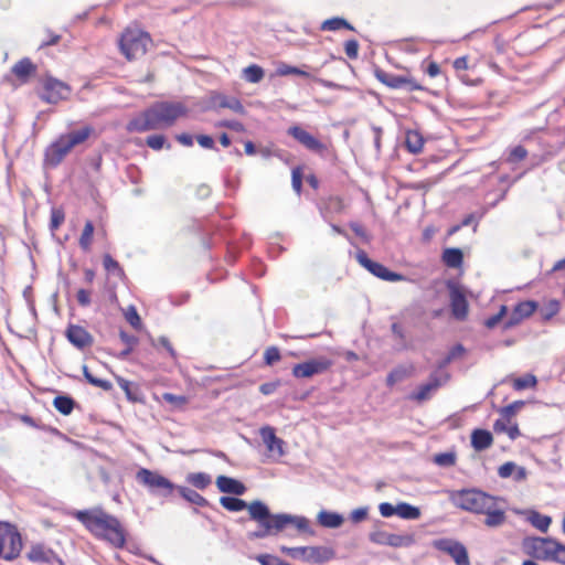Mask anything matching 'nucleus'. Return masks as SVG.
Wrapping results in <instances>:
<instances>
[{"label":"nucleus","instance_id":"f257e3e1","mask_svg":"<svg viewBox=\"0 0 565 565\" xmlns=\"http://www.w3.org/2000/svg\"><path fill=\"white\" fill-rule=\"evenodd\" d=\"M238 495H223L220 498V504L230 512H241L247 510L249 519L257 523L254 531L247 532L248 540H262L268 536H275L288 526H295L299 532L313 534L309 520L302 515H292L288 513H271L268 505L260 501L254 500L246 502Z\"/></svg>","mask_w":565,"mask_h":565},{"label":"nucleus","instance_id":"f03ea898","mask_svg":"<svg viewBox=\"0 0 565 565\" xmlns=\"http://www.w3.org/2000/svg\"><path fill=\"white\" fill-rule=\"evenodd\" d=\"M186 114V106L180 102H156L130 119L127 130L129 132H146L169 128Z\"/></svg>","mask_w":565,"mask_h":565},{"label":"nucleus","instance_id":"7ed1b4c3","mask_svg":"<svg viewBox=\"0 0 565 565\" xmlns=\"http://www.w3.org/2000/svg\"><path fill=\"white\" fill-rule=\"evenodd\" d=\"M73 515L97 539L106 541L115 548L125 546L126 531L115 515L102 508L78 510Z\"/></svg>","mask_w":565,"mask_h":565},{"label":"nucleus","instance_id":"20e7f679","mask_svg":"<svg viewBox=\"0 0 565 565\" xmlns=\"http://www.w3.org/2000/svg\"><path fill=\"white\" fill-rule=\"evenodd\" d=\"M93 132V128L86 126L79 130H74L65 135H61L45 150V163L51 167L58 166L65 156L76 146L86 141Z\"/></svg>","mask_w":565,"mask_h":565},{"label":"nucleus","instance_id":"39448f33","mask_svg":"<svg viewBox=\"0 0 565 565\" xmlns=\"http://www.w3.org/2000/svg\"><path fill=\"white\" fill-rule=\"evenodd\" d=\"M492 498L493 495L478 489L454 490L449 493V500L455 507L477 514L489 508Z\"/></svg>","mask_w":565,"mask_h":565},{"label":"nucleus","instance_id":"423d86ee","mask_svg":"<svg viewBox=\"0 0 565 565\" xmlns=\"http://www.w3.org/2000/svg\"><path fill=\"white\" fill-rule=\"evenodd\" d=\"M149 43L150 36L148 33L140 30L127 29L119 39V49L125 57L131 61L143 56Z\"/></svg>","mask_w":565,"mask_h":565},{"label":"nucleus","instance_id":"0eeeda50","mask_svg":"<svg viewBox=\"0 0 565 565\" xmlns=\"http://www.w3.org/2000/svg\"><path fill=\"white\" fill-rule=\"evenodd\" d=\"M138 483L146 487L153 495L169 497L177 489V484L157 471L140 468L136 473Z\"/></svg>","mask_w":565,"mask_h":565},{"label":"nucleus","instance_id":"6e6552de","mask_svg":"<svg viewBox=\"0 0 565 565\" xmlns=\"http://www.w3.org/2000/svg\"><path fill=\"white\" fill-rule=\"evenodd\" d=\"M22 550V539L17 530L6 522H0V557L12 561Z\"/></svg>","mask_w":565,"mask_h":565},{"label":"nucleus","instance_id":"1a4fd4ad","mask_svg":"<svg viewBox=\"0 0 565 565\" xmlns=\"http://www.w3.org/2000/svg\"><path fill=\"white\" fill-rule=\"evenodd\" d=\"M554 544H556V540L553 537L532 536L523 540L522 547L532 558L551 562L554 555Z\"/></svg>","mask_w":565,"mask_h":565},{"label":"nucleus","instance_id":"9d476101","mask_svg":"<svg viewBox=\"0 0 565 565\" xmlns=\"http://www.w3.org/2000/svg\"><path fill=\"white\" fill-rule=\"evenodd\" d=\"M367 537L376 545L394 548L411 547L416 543L414 533L394 534L380 529L371 531Z\"/></svg>","mask_w":565,"mask_h":565},{"label":"nucleus","instance_id":"9b49d317","mask_svg":"<svg viewBox=\"0 0 565 565\" xmlns=\"http://www.w3.org/2000/svg\"><path fill=\"white\" fill-rule=\"evenodd\" d=\"M449 380L450 375L430 373L428 381L418 385V387L408 395V398L417 403L426 402L430 399L440 387L446 385Z\"/></svg>","mask_w":565,"mask_h":565},{"label":"nucleus","instance_id":"f8f14e48","mask_svg":"<svg viewBox=\"0 0 565 565\" xmlns=\"http://www.w3.org/2000/svg\"><path fill=\"white\" fill-rule=\"evenodd\" d=\"M356 260L359 264L367 269L373 276L385 280V281H402L407 278L402 274L390 270L387 267L382 265L381 263L372 260L367 254L360 249L356 252Z\"/></svg>","mask_w":565,"mask_h":565},{"label":"nucleus","instance_id":"ddd939ff","mask_svg":"<svg viewBox=\"0 0 565 565\" xmlns=\"http://www.w3.org/2000/svg\"><path fill=\"white\" fill-rule=\"evenodd\" d=\"M332 364L333 362L329 358L319 356L295 364L291 374L296 379H308L327 372Z\"/></svg>","mask_w":565,"mask_h":565},{"label":"nucleus","instance_id":"4468645a","mask_svg":"<svg viewBox=\"0 0 565 565\" xmlns=\"http://www.w3.org/2000/svg\"><path fill=\"white\" fill-rule=\"evenodd\" d=\"M375 77L379 82L393 89H404L406 92L424 89L420 84L408 75H396L379 68L375 71Z\"/></svg>","mask_w":565,"mask_h":565},{"label":"nucleus","instance_id":"2eb2a0df","mask_svg":"<svg viewBox=\"0 0 565 565\" xmlns=\"http://www.w3.org/2000/svg\"><path fill=\"white\" fill-rule=\"evenodd\" d=\"M70 94L71 88L66 83L47 76L43 82V90L40 97L49 104H57L60 100L66 99Z\"/></svg>","mask_w":565,"mask_h":565},{"label":"nucleus","instance_id":"dca6fc26","mask_svg":"<svg viewBox=\"0 0 565 565\" xmlns=\"http://www.w3.org/2000/svg\"><path fill=\"white\" fill-rule=\"evenodd\" d=\"M434 547L451 556L457 565H470L465 545L452 539H439L434 541Z\"/></svg>","mask_w":565,"mask_h":565},{"label":"nucleus","instance_id":"f3484780","mask_svg":"<svg viewBox=\"0 0 565 565\" xmlns=\"http://www.w3.org/2000/svg\"><path fill=\"white\" fill-rule=\"evenodd\" d=\"M450 296V309L455 319L462 321L468 316V301L460 286L452 281L447 282Z\"/></svg>","mask_w":565,"mask_h":565},{"label":"nucleus","instance_id":"a211bd4d","mask_svg":"<svg viewBox=\"0 0 565 565\" xmlns=\"http://www.w3.org/2000/svg\"><path fill=\"white\" fill-rule=\"evenodd\" d=\"M259 436L273 459L278 460L285 456V441L276 436L274 427L269 425L260 427Z\"/></svg>","mask_w":565,"mask_h":565},{"label":"nucleus","instance_id":"6ab92c4d","mask_svg":"<svg viewBox=\"0 0 565 565\" xmlns=\"http://www.w3.org/2000/svg\"><path fill=\"white\" fill-rule=\"evenodd\" d=\"M288 135L295 138L306 149L323 154L327 151V146L318 140L313 135L301 128L300 126H291L287 130Z\"/></svg>","mask_w":565,"mask_h":565},{"label":"nucleus","instance_id":"aec40b11","mask_svg":"<svg viewBox=\"0 0 565 565\" xmlns=\"http://www.w3.org/2000/svg\"><path fill=\"white\" fill-rule=\"evenodd\" d=\"M66 339L77 349L83 350L93 344L92 334L81 326L70 324L65 331Z\"/></svg>","mask_w":565,"mask_h":565},{"label":"nucleus","instance_id":"412c9836","mask_svg":"<svg viewBox=\"0 0 565 565\" xmlns=\"http://www.w3.org/2000/svg\"><path fill=\"white\" fill-rule=\"evenodd\" d=\"M500 502H504V500L500 497H493L489 508L483 510L482 514H486L484 524L489 527H498L505 522V511L499 505Z\"/></svg>","mask_w":565,"mask_h":565},{"label":"nucleus","instance_id":"4be33fe9","mask_svg":"<svg viewBox=\"0 0 565 565\" xmlns=\"http://www.w3.org/2000/svg\"><path fill=\"white\" fill-rule=\"evenodd\" d=\"M28 558L38 564L63 565L61 558L44 545H34L28 553Z\"/></svg>","mask_w":565,"mask_h":565},{"label":"nucleus","instance_id":"5701e85b","mask_svg":"<svg viewBox=\"0 0 565 565\" xmlns=\"http://www.w3.org/2000/svg\"><path fill=\"white\" fill-rule=\"evenodd\" d=\"M216 487L221 492L231 495H243L247 491L242 481L223 475L216 478Z\"/></svg>","mask_w":565,"mask_h":565},{"label":"nucleus","instance_id":"b1692460","mask_svg":"<svg viewBox=\"0 0 565 565\" xmlns=\"http://www.w3.org/2000/svg\"><path fill=\"white\" fill-rule=\"evenodd\" d=\"M335 553L333 548L328 546H307L305 559L313 564H323L334 558Z\"/></svg>","mask_w":565,"mask_h":565},{"label":"nucleus","instance_id":"393cba45","mask_svg":"<svg viewBox=\"0 0 565 565\" xmlns=\"http://www.w3.org/2000/svg\"><path fill=\"white\" fill-rule=\"evenodd\" d=\"M211 105L213 108H228L236 114H244L245 108L241 100L236 97H228L223 94H214L211 97Z\"/></svg>","mask_w":565,"mask_h":565},{"label":"nucleus","instance_id":"a878e982","mask_svg":"<svg viewBox=\"0 0 565 565\" xmlns=\"http://www.w3.org/2000/svg\"><path fill=\"white\" fill-rule=\"evenodd\" d=\"M317 521L326 529H338L343 524L344 518L338 512L321 510L317 515Z\"/></svg>","mask_w":565,"mask_h":565},{"label":"nucleus","instance_id":"bb28decb","mask_svg":"<svg viewBox=\"0 0 565 565\" xmlns=\"http://www.w3.org/2000/svg\"><path fill=\"white\" fill-rule=\"evenodd\" d=\"M492 440V434L486 429H475L471 434V445L477 451L489 448Z\"/></svg>","mask_w":565,"mask_h":565},{"label":"nucleus","instance_id":"cd10ccee","mask_svg":"<svg viewBox=\"0 0 565 565\" xmlns=\"http://www.w3.org/2000/svg\"><path fill=\"white\" fill-rule=\"evenodd\" d=\"M179 494L189 503H192L196 507H207L210 505V502L201 495L196 490L184 487V486H177L175 489Z\"/></svg>","mask_w":565,"mask_h":565},{"label":"nucleus","instance_id":"c85d7f7f","mask_svg":"<svg viewBox=\"0 0 565 565\" xmlns=\"http://www.w3.org/2000/svg\"><path fill=\"white\" fill-rule=\"evenodd\" d=\"M441 260L449 268H459L463 262V254L460 248L450 247L443 252Z\"/></svg>","mask_w":565,"mask_h":565},{"label":"nucleus","instance_id":"c756f323","mask_svg":"<svg viewBox=\"0 0 565 565\" xmlns=\"http://www.w3.org/2000/svg\"><path fill=\"white\" fill-rule=\"evenodd\" d=\"M405 147L411 153H419L424 147L423 136L416 130H408L405 136Z\"/></svg>","mask_w":565,"mask_h":565},{"label":"nucleus","instance_id":"7c9ffc66","mask_svg":"<svg viewBox=\"0 0 565 565\" xmlns=\"http://www.w3.org/2000/svg\"><path fill=\"white\" fill-rule=\"evenodd\" d=\"M341 29H347L350 31H354V28L348 20L341 17H333L331 19L324 20L321 25V31H339Z\"/></svg>","mask_w":565,"mask_h":565},{"label":"nucleus","instance_id":"2f4dec72","mask_svg":"<svg viewBox=\"0 0 565 565\" xmlns=\"http://www.w3.org/2000/svg\"><path fill=\"white\" fill-rule=\"evenodd\" d=\"M33 72H35V65L28 57L21 58L18 63H15L12 67V73L20 79H25Z\"/></svg>","mask_w":565,"mask_h":565},{"label":"nucleus","instance_id":"473e14b6","mask_svg":"<svg viewBox=\"0 0 565 565\" xmlns=\"http://www.w3.org/2000/svg\"><path fill=\"white\" fill-rule=\"evenodd\" d=\"M186 482L198 490H204L212 483V477L206 472H192L186 476Z\"/></svg>","mask_w":565,"mask_h":565},{"label":"nucleus","instance_id":"72a5a7b5","mask_svg":"<svg viewBox=\"0 0 565 565\" xmlns=\"http://www.w3.org/2000/svg\"><path fill=\"white\" fill-rule=\"evenodd\" d=\"M116 381H117L119 387L125 392L126 397L129 401H131V402H140L141 401L140 391L137 385H134L131 382H129L128 380H126L121 376H116Z\"/></svg>","mask_w":565,"mask_h":565},{"label":"nucleus","instance_id":"f704fd0d","mask_svg":"<svg viewBox=\"0 0 565 565\" xmlns=\"http://www.w3.org/2000/svg\"><path fill=\"white\" fill-rule=\"evenodd\" d=\"M505 194H507V191H503L497 200H494L492 203H489L488 207H486L484 211L480 215L477 216L475 213H471V214H468L467 216H465L463 220L461 221V226H469V225L473 224V231L476 232L478 223L482 218V216L486 214V212L489 209L494 207L501 200H503L505 198Z\"/></svg>","mask_w":565,"mask_h":565},{"label":"nucleus","instance_id":"c9c22d12","mask_svg":"<svg viewBox=\"0 0 565 565\" xmlns=\"http://www.w3.org/2000/svg\"><path fill=\"white\" fill-rule=\"evenodd\" d=\"M561 309V303L556 299H550L546 301L540 309V316L542 318V321L547 322L552 318H554Z\"/></svg>","mask_w":565,"mask_h":565},{"label":"nucleus","instance_id":"e433bc0d","mask_svg":"<svg viewBox=\"0 0 565 565\" xmlns=\"http://www.w3.org/2000/svg\"><path fill=\"white\" fill-rule=\"evenodd\" d=\"M529 522L543 533L548 531L552 519L551 516L543 515L536 511H532L527 518Z\"/></svg>","mask_w":565,"mask_h":565},{"label":"nucleus","instance_id":"4c0bfd02","mask_svg":"<svg viewBox=\"0 0 565 565\" xmlns=\"http://www.w3.org/2000/svg\"><path fill=\"white\" fill-rule=\"evenodd\" d=\"M54 407L63 415H70L75 406V401L67 395H58L53 401Z\"/></svg>","mask_w":565,"mask_h":565},{"label":"nucleus","instance_id":"58836bf2","mask_svg":"<svg viewBox=\"0 0 565 565\" xmlns=\"http://www.w3.org/2000/svg\"><path fill=\"white\" fill-rule=\"evenodd\" d=\"M397 515L404 520H417L420 516V510L407 502H399L397 504Z\"/></svg>","mask_w":565,"mask_h":565},{"label":"nucleus","instance_id":"ea45409f","mask_svg":"<svg viewBox=\"0 0 565 565\" xmlns=\"http://www.w3.org/2000/svg\"><path fill=\"white\" fill-rule=\"evenodd\" d=\"M103 265L106 271L113 276H116L120 279L125 277V271L119 265V263L114 259L109 254L104 255Z\"/></svg>","mask_w":565,"mask_h":565},{"label":"nucleus","instance_id":"a19ab883","mask_svg":"<svg viewBox=\"0 0 565 565\" xmlns=\"http://www.w3.org/2000/svg\"><path fill=\"white\" fill-rule=\"evenodd\" d=\"M243 76L248 83L256 84L264 78L265 72L259 65L252 64L243 70Z\"/></svg>","mask_w":565,"mask_h":565},{"label":"nucleus","instance_id":"79ce46f5","mask_svg":"<svg viewBox=\"0 0 565 565\" xmlns=\"http://www.w3.org/2000/svg\"><path fill=\"white\" fill-rule=\"evenodd\" d=\"M539 309V303L534 300H525L515 305L514 310L524 320L531 317Z\"/></svg>","mask_w":565,"mask_h":565},{"label":"nucleus","instance_id":"37998d69","mask_svg":"<svg viewBox=\"0 0 565 565\" xmlns=\"http://www.w3.org/2000/svg\"><path fill=\"white\" fill-rule=\"evenodd\" d=\"M83 375L86 379V381L93 386L99 387L106 392L113 390L111 382L94 376L86 365H83Z\"/></svg>","mask_w":565,"mask_h":565},{"label":"nucleus","instance_id":"c03bdc74","mask_svg":"<svg viewBox=\"0 0 565 565\" xmlns=\"http://www.w3.org/2000/svg\"><path fill=\"white\" fill-rule=\"evenodd\" d=\"M119 338L126 344V348L119 353L118 358L126 359L138 343V338L122 330L119 332Z\"/></svg>","mask_w":565,"mask_h":565},{"label":"nucleus","instance_id":"a18cd8bd","mask_svg":"<svg viewBox=\"0 0 565 565\" xmlns=\"http://www.w3.org/2000/svg\"><path fill=\"white\" fill-rule=\"evenodd\" d=\"M94 234V224L92 221H87L83 228L82 235L79 237V246L83 250L87 252L92 245V238Z\"/></svg>","mask_w":565,"mask_h":565},{"label":"nucleus","instance_id":"49530a36","mask_svg":"<svg viewBox=\"0 0 565 565\" xmlns=\"http://www.w3.org/2000/svg\"><path fill=\"white\" fill-rule=\"evenodd\" d=\"M537 384V380L533 374H526L521 377H516L513 381V388L515 391H523L526 388L535 387Z\"/></svg>","mask_w":565,"mask_h":565},{"label":"nucleus","instance_id":"de8ad7c7","mask_svg":"<svg viewBox=\"0 0 565 565\" xmlns=\"http://www.w3.org/2000/svg\"><path fill=\"white\" fill-rule=\"evenodd\" d=\"M277 74L280 76L298 75V76H302V77H311L309 72H307L300 67L291 66L288 64H281L277 68Z\"/></svg>","mask_w":565,"mask_h":565},{"label":"nucleus","instance_id":"09e8293b","mask_svg":"<svg viewBox=\"0 0 565 565\" xmlns=\"http://www.w3.org/2000/svg\"><path fill=\"white\" fill-rule=\"evenodd\" d=\"M434 462L439 467H451L456 463V454L452 451L435 455Z\"/></svg>","mask_w":565,"mask_h":565},{"label":"nucleus","instance_id":"8fccbe9b","mask_svg":"<svg viewBox=\"0 0 565 565\" xmlns=\"http://www.w3.org/2000/svg\"><path fill=\"white\" fill-rule=\"evenodd\" d=\"M526 156H527V150L523 146H515L510 150L507 161L509 163H516V162L525 159Z\"/></svg>","mask_w":565,"mask_h":565},{"label":"nucleus","instance_id":"3c124183","mask_svg":"<svg viewBox=\"0 0 565 565\" xmlns=\"http://www.w3.org/2000/svg\"><path fill=\"white\" fill-rule=\"evenodd\" d=\"M125 318L127 322L135 329H139L141 327V318L135 306H129L125 311Z\"/></svg>","mask_w":565,"mask_h":565},{"label":"nucleus","instance_id":"603ef678","mask_svg":"<svg viewBox=\"0 0 565 565\" xmlns=\"http://www.w3.org/2000/svg\"><path fill=\"white\" fill-rule=\"evenodd\" d=\"M162 399L171 404L174 408H182L188 402L184 395H175L168 392L162 394Z\"/></svg>","mask_w":565,"mask_h":565},{"label":"nucleus","instance_id":"864d4df0","mask_svg":"<svg viewBox=\"0 0 565 565\" xmlns=\"http://www.w3.org/2000/svg\"><path fill=\"white\" fill-rule=\"evenodd\" d=\"M408 375L407 370L404 367H397L391 371L386 377V384L393 386L397 382L403 381Z\"/></svg>","mask_w":565,"mask_h":565},{"label":"nucleus","instance_id":"5fc2aeb1","mask_svg":"<svg viewBox=\"0 0 565 565\" xmlns=\"http://www.w3.org/2000/svg\"><path fill=\"white\" fill-rule=\"evenodd\" d=\"M523 401H515L500 409L501 416H503L507 420H510L511 417H513L519 409H521L524 406Z\"/></svg>","mask_w":565,"mask_h":565},{"label":"nucleus","instance_id":"6e6d98bb","mask_svg":"<svg viewBox=\"0 0 565 565\" xmlns=\"http://www.w3.org/2000/svg\"><path fill=\"white\" fill-rule=\"evenodd\" d=\"M152 345L154 348H157L158 345L162 347L172 360H177L178 354L167 337L161 335L158 338L157 341L152 340Z\"/></svg>","mask_w":565,"mask_h":565},{"label":"nucleus","instance_id":"4d7b16f0","mask_svg":"<svg viewBox=\"0 0 565 565\" xmlns=\"http://www.w3.org/2000/svg\"><path fill=\"white\" fill-rule=\"evenodd\" d=\"M146 145L153 150H161L166 145V137L163 135L148 136Z\"/></svg>","mask_w":565,"mask_h":565},{"label":"nucleus","instance_id":"13d9d810","mask_svg":"<svg viewBox=\"0 0 565 565\" xmlns=\"http://www.w3.org/2000/svg\"><path fill=\"white\" fill-rule=\"evenodd\" d=\"M65 215L61 209L53 207L51 211V222L50 228L55 231L60 227V225L64 222Z\"/></svg>","mask_w":565,"mask_h":565},{"label":"nucleus","instance_id":"bf43d9fd","mask_svg":"<svg viewBox=\"0 0 565 565\" xmlns=\"http://www.w3.org/2000/svg\"><path fill=\"white\" fill-rule=\"evenodd\" d=\"M367 515L369 507H361L352 510L349 518L352 521V523L358 524L365 521L367 519Z\"/></svg>","mask_w":565,"mask_h":565},{"label":"nucleus","instance_id":"052dcab7","mask_svg":"<svg viewBox=\"0 0 565 565\" xmlns=\"http://www.w3.org/2000/svg\"><path fill=\"white\" fill-rule=\"evenodd\" d=\"M554 555L551 562L565 565V545L556 540L554 544Z\"/></svg>","mask_w":565,"mask_h":565},{"label":"nucleus","instance_id":"680f3d73","mask_svg":"<svg viewBox=\"0 0 565 565\" xmlns=\"http://www.w3.org/2000/svg\"><path fill=\"white\" fill-rule=\"evenodd\" d=\"M514 470H516V463L513 461H507L499 467L498 475L502 479H508L512 477Z\"/></svg>","mask_w":565,"mask_h":565},{"label":"nucleus","instance_id":"e2e57ef3","mask_svg":"<svg viewBox=\"0 0 565 565\" xmlns=\"http://www.w3.org/2000/svg\"><path fill=\"white\" fill-rule=\"evenodd\" d=\"M344 51L349 58L355 60L359 55V43L356 40H348L344 43Z\"/></svg>","mask_w":565,"mask_h":565},{"label":"nucleus","instance_id":"0e129e2a","mask_svg":"<svg viewBox=\"0 0 565 565\" xmlns=\"http://www.w3.org/2000/svg\"><path fill=\"white\" fill-rule=\"evenodd\" d=\"M264 359L266 364L273 365L274 363L278 362L280 360V352L278 348L276 347H269L266 349Z\"/></svg>","mask_w":565,"mask_h":565},{"label":"nucleus","instance_id":"69168bd1","mask_svg":"<svg viewBox=\"0 0 565 565\" xmlns=\"http://www.w3.org/2000/svg\"><path fill=\"white\" fill-rule=\"evenodd\" d=\"M379 511L381 513V515L383 518H391L393 516L394 514L397 515V504L396 505H393L392 503L390 502H382L380 505H379Z\"/></svg>","mask_w":565,"mask_h":565},{"label":"nucleus","instance_id":"338daca9","mask_svg":"<svg viewBox=\"0 0 565 565\" xmlns=\"http://www.w3.org/2000/svg\"><path fill=\"white\" fill-rule=\"evenodd\" d=\"M522 320L523 319L521 318V316L518 315L516 311L513 309L510 317L504 321L503 329L504 330L511 329V328L520 324L522 322Z\"/></svg>","mask_w":565,"mask_h":565},{"label":"nucleus","instance_id":"774afa93","mask_svg":"<svg viewBox=\"0 0 565 565\" xmlns=\"http://www.w3.org/2000/svg\"><path fill=\"white\" fill-rule=\"evenodd\" d=\"M291 184H292L294 190L299 194L302 189V175H301L299 169L292 170Z\"/></svg>","mask_w":565,"mask_h":565}]
</instances>
